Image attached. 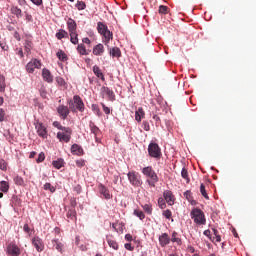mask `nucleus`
Instances as JSON below:
<instances>
[{"instance_id": "4c0bfd02", "label": "nucleus", "mask_w": 256, "mask_h": 256, "mask_svg": "<svg viewBox=\"0 0 256 256\" xmlns=\"http://www.w3.org/2000/svg\"><path fill=\"white\" fill-rule=\"evenodd\" d=\"M107 242H108L109 247H111L115 251H117V249H119V244L117 243V241L108 239Z\"/></svg>"}, {"instance_id": "b1692460", "label": "nucleus", "mask_w": 256, "mask_h": 256, "mask_svg": "<svg viewBox=\"0 0 256 256\" xmlns=\"http://www.w3.org/2000/svg\"><path fill=\"white\" fill-rule=\"evenodd\" d=\"M66 217L71 221H75V219H77V211L75 208H70L66 214Z\"/></svg>"}, {"instance_id": "0e129e2a", "label": "nucleus", "mask_w": 256, "mask_h": 256, "mask_svg": "<svg viewBox=\"0 0 256 256\" xmlns=\"http://www.w3.org/2000/svg\"><path fill=\"white\" fill-rule=\"evenodd\" d=\"M7 87V85L5 83H1L0 84V93H5V88Z\"/></svg>"}, {"instance_id": "13d9d810", "label": "nucleus", "mask_w": 256, "mask_h": 256, "mask_svg": "<svg viewBox=\"0 0 256 256\" xmlns=\"http://www.w3.org/2000/svg\"><path fill=\"white\" fill-rule=\"evenodd\" d=\"M16 185H22L23 184V178H21L20 176H17L15 179H14Z\"/></svg>"}, {"instance_id": "dca6fc26", "label": "nucleus", "mask_w": 256, "mask_h": 256, "mask_svg": "<svg viewBox=\"0 0 256 256\" xmlns=\"http://www.w3.org/2000/svg\"><path fill=\"white\" fill-rule=\"evenodd\" d=\"M92 53L96 57H101L103 53H105V46H103V44H97L93 47Z\"/></svg>"}, {"instance_id": "79ce46f5", "label": "nucleus", "mask_w": 256, "mask_h": 256, "mask_svg": "<svg viewBox=\"0 0 256 256\" xmlns=\"http://www.w3.org/2000/svg\"><path fill=\"white\" fill-rule=\"evenodd\" d=\"M112 229H114V231H116V233H120V231H123V226H121V224H119V223H113Z\"/></svg>"}, {"instance_id": "423d86ee", "label": "nucleus", "mask_w": 256, "mask_h": 256, "mask_svg": "<svg viewBox=\"0 0 256 256\" xmlns=\"http://www.w3.org/2000/svg\"><path fill=\"white\" fill-rule=\"evenodd\" d=\"M148 153L154 159H161V148L157 143H150L148 146Z\"/></svg>"}, {"instance_id": "4be33fe9", "label": "nucleus", "mask_w": 256, "mask_h": 256, "mask_svg": "<svg viewBox=\"0 0 256 256\" xmlns=\"http://www.w3.org/2000/svg\"><path fill=\"white\" fill-rule=\"evenodd\" d=\"M145 117V111L140 107L138 110L135 112V119L138 123H141V120Z\"/></svg>"}, {"instance_id": "774afa93", "label": "nucleus", "mask_w": 256, "mask_h": 256, "mask_svg": "<svg viewBox=\"0 0 256 256\" xmlns=\"http://www.w3.org/2000/svg\"><path fill=\"white\" fill-rule=\"evenodd\" d=\"M125 239H126V241H133V235H131V234H126V235H125Z\"/></svg>"}, {"instance_id": "c85d7f7f", "label": "nucleus", "mask_w": 256, "mask_h": 256, "mask_svg": "<svg viewBox=\"0 0 256 256\" xmlns=\"http://www.w3.org/2000/svg\"><path fill=\"white\" fill-rule=\"evenodd\" d=\"M56 56L58 57V59L62 62L67 61V54L63 51V50H58Z\"/></svg>"}, {"instance_id": "aec40b11", "label": "nucleus", "mask_w": 256, "mask_h": 256, "mask_svg": "<svg viewBox=\"0 0 256 256\" xmlns=\"http://www.w3.org/2000/svg\"><path fill=\"white\" fill-rule=\"evenodd\" d=\"M93 73L94 75H96V77H98V79H101V81H105V75H103V72L101 71L99 66L95 65L93 67Z\"/></svg>"}, {"instance_id": "49530a36", "label": "nucleus", "mask_w": 256, "mask_h": 256, "mask_svg": "<svg viewBox=\"0 0 256 256\" xmlns=\"http://www.w3.org/2000/svg\"><path fill=\"white\" fill-rule=\"evenodd\" d=\"M181 175L189 183V172L185 168L182 169Z\"/></svg>"}, {"instance_id": "5701e85b", "label": "nucleus", "mask_w": 256, "mask_h": 256, "mask_svg": "<svg viewBox=\"0 0 256 256\" xmlns=\"http://www.w3.org/2000/svg\"><path fill=\"white\" fill-rule=\"evenodd\" d=\"M102 36L104 37L105 45H107L111 41V39H113V32L109 31L108 29L102 34Z\"/></svg>"}, {"instance_id": "f257e3e1", "label": "nucleus", "mask_w": 256, "mask_h": 256, "mask_svg": "<svg viewBox=\"0 0 256 256\" xmlns=\"http://www.w3.org/2000/svg\"><path fill=\"white\" fill-rule=\"evenodd\" d=\"M67 105L72 113H77V111H79V113L85 112V103L79 95H74L73 99H68Z\"/></svg>"}, {"instance_id": "72a5a7b5", "label": "nucleus", "mask_w": 256, "mask_h": 256, "mask_svg": "<svg viewBox=\"0 0 256 256\" xmlns=\"http://www.w3.org/2000/svg\"><path fill=\"white\" fill-rule=\"evenodd\" d=\"M77 51L78 53H80V55H89V53H87V48H85L84 44H79L77 46Z\"/></svg>"}, {"instance_id": "7c9ffc66", "label": "nucleus", "mask_w": 256, "mask_h": 256, "mask_svg": "<svg viewBox=\"0 0 256 256\" xmlns=\"http://www.w3.org/2000/svg\"><path fill=\"white\" fill-rule=\"evenodd\" d=\"M70 35V41L73 45H77L79 43V34L77 32H74V34H69Z\"/></svg>"}, {"instance_id": "4468645a", "label": "nucleus", "mask_w": 256, "mask_h": 256, "mask_svg": "<svg viewBox=\"0 0 256 256\" xmlns=\"http://www.w3.org/2000/svg\"><path fill=\"white\" fill-rule=\"evenodd\" d=\"M67 29L69 31V34L74 35L77 33V22L73 20V18H69L67 21Z\"/></svg>"}, {"instance_id": "3c124183", "label": "nucleus", "mask_w": 256, "mask_h": 256, "mask_svg": "<svg viewBox=\"0 0 256 256\" xmlns=\"http://www.w3.org/2000/svg\"><path fill=\"white\" fill-rule=\"evenodd\" d=\"M158 205L160 209H165L167 207V204H165V200L163 198L158 199Z\"/></svg>"}, {"instance_id": "58836bf2", "label": "nucleus", "mask_w": 256, "mask_h": 256, "mask_svg": "<svg viewBox=\"0 0 256 256\" xmlns=\"http://www.w3.org/2000/svg\"><path fill=\"white\" fill-rule=\"evenodd\" d=\"M92 111L97 115V117H101V108H99V105L92 104Z\"/></svg>"}, {"instance_id": "c9c22d12", "label": "nucleus", "mask_w": 256, "mask_h": 256, "mask_svg": "<svg viewBox=\"0 0 256 256\" xmlns=\"http://www.w3.org/2000/svg\"><path fill=\"white\" fill-rule=\"evenodd\" d=\"M133 214L139 218L140 221H143V219H145V213H143V211L139 210V209H135Z\"/></svg>"}, {"instance_id": "603ef678", "label": "nucleus", "mask_w": 256, "mask_h": 256, "mask_svg": "<svg viewBox=\"0 0 256 256\" xmlns=\"http://www.w3.org/2000/svg\"><path fill=\"white\" fill-rule=\"evenodd\" d=\"M76 7H77L78 11H83V9H85L87 7V5H85V2H78L76 4Z\"/></svg>"}, {"instance_id": "f8f14e48", "label": "nucleus", "mask_w": 256, "mask_h": 256, "mask_svg": "<svg viewBox=\"0 0 256 256\" xmlns=\"http://www.w3.org/2000/svg\"><path fill=\"white\" fill-rule=\"evenodd\" d=\"M32 244L35 247L36 251H38V253H41V251L45 249V246L43 245V240H41V238H39L38 236L32 239Z\"/></svg>"}, {"instance_id": "052dcab7", "label": "nucleus", "mask_w": 256, "mask_h": 256, "mask_svg": "<svg viewBox=\"0 0 256 256\" xmlns=\"http://www.w3.org/2000/svg\"><path fill=\"white\" fill-rule=\"evenodd\" d=\"M124 247L125 249H127V251H133V249H135L134 247L131 246V243H126Z\"/></svg>"}, {"instance_id": "5fc2aeb1", "label": "nucleus", "mask_w": 256, "mask_h": 256, "mask_svg": "<svg viewBox=\"0 0 256 256\" xmlns=\"http://www.w3.org/2000/svg\"><path fill=\"white\" fill-rule=\"evenodd\" d=\"M101 106L106 115H109L111 113V109L109 107H107L104 103H101Z\"/></svg>"}, {"instance_id": "338daca9", "label": "nucleus", "mask_w": 256, "mask_h": 256, "mask_svg": "<svg viewBox=\"0 0 256 256\" xmlns=\"http://www.w3.org/2000/svg\"><path fill=\"white\" fill-rule=\"evenodd\" d=\"M82 42L85 43L86 45H91V40L88 37L83 38Z\"/></svg>"}, {"instance_id": "39448f33", "label": "nucleus", "mask_w": 256, "mask_h": 256, "mask_svg": "<svg viewBox=\"0 0 256 256\" xmlns=\"http://www.w3.org/2000/svg\"><path fill=\"white\" fill-rule=\"evenodd\" d=\"M71 135H73V130L70 127L63 128L62 131L57 133V139L60 143H69L71 141Z\"/></svg>"}, {"instance_id": "c756f323", "label": "nucleus", "mask_w": 256, "mask_h": 256, "mask_svg": "<svg viewBox=\"0 0 256 256\" xmlns=\"http://www.w3.org/2000/svg\"><path fill=\"white\" fill-rule=\"evenodd\" d=\"M52 245L54 247V249H56V251H63V244L57 240H52Z\"/></svg>"}, {"instance_id": "de8ad7c7", "label": "nucleus", "mask_w": 256, "mask_h": 256, "mask_svg": "<svg viewBox=\"0 0 256 256\" xmlns=\"http://www.w3.org/2000/svg\"><path fill=\"white\" fill-rule=\"evenodd\" d=\"M53 127H56V129H59L60 131H63V129L67 128V127H64L63 125H61V122H59V121H54Z\"/></svg>"}, {"instance_id": "cd10ccee", "label": "nucleus", "mask_w": 256, "mask_h": 256, "mask_svg": "<svg viewBox=\"0 0 256 256\" xmlns=\"http://www.w3.org/2000/svg\"><path fill=\"white\" fill-rule=\"evenodd\" d=\"M0 191H2V193H7L9 191V182L1 181L0 182Z\"/></svg>"}, {"instance_id": "6ab92c4d", "label": "nucleus", "mask_w": 256, "mask_h": 256, "mask_svg": "<svg viewBox=\"0 0 256 256\" xmlns=\"http://www.w3.org/2000/svg\"><path fill=\"white\" fill-rule=\"evenodd\" d=\"M71 153H73V155L81 156L83 155V148L78 144H73L71 146Z\"/></svg>"}, {"instance_id": "e433bc0d", "label": "nucleus", "mask_w": 256, "mask_h": 256, "mask_svg": "<svg viewBox=\"0 0 256 256\" xmlns=\"http://www.w3.org/2000/svg\"><path fill=\"white\" fill-rule=\"evenodd\" d=\"M170 241H172V243H177V245H181V238L177 237V232H173L172 233V237L170 239Z\"/></svg>"}, {"instance_id": "c03bdc74", "label": "nucleus", "mask_w": 256, "mask_h": 256, "mask_svg": "<svg viewBox=\"0 0 256 256\" xmlns=\"http://www.w3.org/2000/svg\"><path fill=\"white\" fill-rule=\"evenodd\" d=\"M3 121H7V114L3 108H0V123H3Z\"/></svg>"}, {"instance_id": "09e8293b", "label": "nucleus", "mask_w": 256, "mask_h": 256, "mask_svg": "<svg viewBox=\"0 0 256 256\" xmlns=\"http://www.w3.org/2000/svg\"><path fill=\"white\" fill-rule=\"evenodd\" d=\"M162 215L163 217H165V219H171V216L173 215V213L171 212V210H164Z\"/></svg>"}, {"instance_id": "7ed1b4c3", "label": "nucleus", "mask_w": 256, "mask_h": 256, "mask_svg": "<svg viewBox=\"0 0 256 256\" xmlns=\"http://www.w3.org/2000/svg\"><path fill=\"white\" fill-rule=\"evenodd\" d=\"M190 217L193 219L194 223L196 225H205L206 219H205V213L199 209V208H193L190 212Z\"/></svg>"}, {"instance_id": "864d4df0", "label": "nucleus", "mask_w": 256, "mask_h": 256, "mask_svg": "<svg viewBox=\"0 0 256 256\" xmlns=\"http://www.w3.org/2000/svg\"><path fill=\"white\" fill-rule=\"evenodd\" d=\"M0 169L2 171H7V162H5L3 159L0 160Z\"/></svg>"}, {"instance_id": "4d7b16f0", "label": "nucleus", "mask_w": 256, "mask_h": 256, "mask_svg": "<svg viewBox=\"0 0 256 256\" xmlns=\"http://www.w3.org/2000/svg\"><path fill=\"white\" fill-rule=\"evenodd\" d=\"M76 165H77V167H80V168L85 167V160H83V159L77 160Z\"/></svg>"}, {"instance_id": "bf43d9fd", "label": "nucleus", "mask_w": 256, "mask_h": 256, "mask_svg": "<svg viewBox=\"0 0 256 256\" xmlns=\"http://www.w3.org/2000/svg\"><path fill=\"white\" fill-rule=\"evenodd\" d=\"M70 205H71V207H73V209H75V207H77V199L71 198Z\"/></svg>"}, {"instance_id": "bb28decb", "label": "nucleus", "mask_w": 256, "mask_h": 256, "mask_svg": "<svg viewBox=\"0 0 256 256\" xmlns=\"http://www.w3.org/2000/svg\"><path fill=\"white\" fill-rule=\"evenodd\" d=\"M65 161L63 160V158H59L57 160H54L52 162L53 167H55V169H61V167H63Z\"/></svg>"}, {"instance_id": "9b49d317", "label": "nucleus", "mask_w": 256, "mask_h": 256, "mask_svg": "<svg viewBox=\"0 0 256 256\" xmlns=\"http://www.w3.org/2000/svg\"><path fill=\"white\" fill-rule=\"evenodd\" d=\"M98 191H99L100 195L103 196L104 199H106V200L113 199V194H111V192L105 185L99 184Z\"/></svg>"}, {"instance_id": "393cba45", "label": "nucleus", "mask_w": 256, "mask_h": 256, "mask_svg": "<svg viewBox=\"0 0 256 256\" xmlns=\"http://www.w3.org/2000/svg\"><path fill=\"white\" fill-rule=\"evenodd\" d=\"M109 27L106 26L105 23L103 22H98L97 23V31L100 33V35H103L105 31H107Z\"/></svg>"}, {"instance_id": "2f4dec72", "label": "nucleus", "mask_w": 256, "mask_h": 256, "mask_svg": "<svg viewBox=\"0 0 256 256\" xmlns=\"http://www.w3.org/2000/svg\"><path fill=\"white\" fill-rule=\"evenodd\" d=\"M142 209L147 213V215L153 214V206L151 204L142 205Z\"/></svg>"}, {"instance_id": "a211bd4d", "label": "nucleus", "mask_w": 256, "mask_h": 256, "mask_svg": "<svg viewBox=\"0 0 256 256\" xmlns=\"http://www.w3.org/2000/svg\"><path fill=\"white\" fill-rule=\"evenodd\" d=\"M42 77L46 83H53V75L51 74V71L49 69L44 68L42 70Z\"/></svg>"}, {"instance_id": "e2e57ef3", "label": "nucleus", "mask_w": 256, "mask_h": 256, "mask_svg": "<svg viewBox=\"0 0 256 256\" xmlns=\"http://www.w3.org/2000/svg\"><path fill=\"white\" fill-rule=\"evenodd\" d=\"M23 231H25V233H30L31 228L29 227V224H25V225L23 226Z\"/></svg>"}, {"instance_id": "ddd939ff", "label": "nucleus", "mask_w": 256, "mask_h": 256, "mask_svg": "<svg viewBox=\"0 0 256 256\" xmlns=\"http://www.w3.org/2000/svg\"><path fill=\"white\" fill-rule=\"evenodd\" d=\"M36 130L39 137H42V139H47V127H45L43 123H37Z\"/></svg>"}, {"instance_id": "6e6552de", "label": "nucleus", "mask_w": 256, "mask_h": 256, "mask_svg": "<svg viewBox=\"0 0 256 256\" xmlns=\"http://www.w3.org/2000/svg\"><path fill=\"white\" fill-rule=\"evenodd\" d=\"M100 95L102 99H105V97H107L109 101H115V92L109 89V87L103 86L100 89Z\"/></svg>"}, {"instance_id": "37998d69", "label": "nucleus", "mask_w": 256, "mask_h": 256, "mask_svg": "<svg viewBox=\"0 0 256 256\" xmlns=\"http://www.w3.org/2000/svg\"><path fill=\"white\" fill-rule=\"evenodd\" d=\"M159 13H161L162 15H167L169 13V7L161 5L159 7Z\"/></svg>"}, {"instance_id": "8fccbe9b", "label": "nucleus", "mask_w": 256, "mask_h": 256, "mask_svg": "<svg viewBox=\"0 0 256 256\" xmlns=\"http://www.w3.org/2000/svg\"><path fill=\"white\" fill-rule=\"evenodd\" d=\"M45 161V153L41 152L36 159V163H43Z\"/></svg>"}, {"instance_id": "f03ea898", "label": "nucleus", "mask_w": 256, "mask_h": 256, "mask_svg": "<svg viewBox=\"0 0 256 256\" xmlns=\"http://www.w3.org/2000/svg\"><path fill=\"white\" fill-rule=\"evenodd\" d=\"M142 174L147 177L146 183H148L149 187H155V185L159 183V176H157V172L153 170V167H144L142 169Z\"/></svg>"}, {"instance_id": "9d476101", "label": "nucleus", "mask_w": 256, "mask_h": 256, "mask_svg": "<svg viewBox=\"0 0 256 256\" xmlns=\"http://www.w3.org/2000/svg\"><path fill=\"white\" fill-rule=\"evenodd\" d=\"M57 113H58L59 117L61 119H63V121H65V119H67V117H69V113H71V108H69L68 106H65V105H59L57 107Z\"/></svg>"}, {"instance_id": "0eeeda50", "label": "nucleus", "mask_w": 256, "mask_h": 256, "mask_svg": "<svg viewBox=\"0 0 256 256\" xmlns=\"http://www.w3.org/2000/svg\"><path fill=\"white\" fill-rule=\"evenodd\" d=\"M6 253L7 255H10V256H19L21 255V248H19V246H17L15 242H10L7 245Z\"/></svg>"}, {"instance_id": "ea45409f", "label": "nucleus", "mask_w": 256, "mask_h": 256, "mask_svg": "<svg viewBox=\"0 0 256 256\" xmlns=\"http://www.w3.org/2000/svg\"><path fill=\"white\" fill-rule=\"evenodd\" d=\"M44 190L45 191H50V193H55L56 189L51 183H46L44 184Z\"/></svg>"}, {"instance_id": "a18cd8bd", "label": "nucleus", "mask_w": 256, "mask_h": 256, "mask_svg": "<svg viewBox=\"0 0 256 256\" xmlns=\"http://www.w3.org/2000/svg\"><path fill=\"white\" fill-rule=\"evenodd\" d=\"M12 12L14 15H16V17H23V13H22L21 9L18 7L13 8Z\"/></svg>"}, {"instance_id": "680f3d73", "label": "nucleus", "mask_w": 256, "mask_h": 256, "mask_svg": "<svg viewBox=\"0 0 256 256\" xmlns=\"http://www.w3.org/2000/svg\"><path fill=\"white\" fill-rule=\"evenodd\" d=\"M34 5H37L38 7L40 5H43V0H31Z\"/></svg>"}, {"instance_id": "2eb2a0df", "label": "nucleus", "mask_w": 256, "mask_h": 256, "mask_svg": "<svg viewBox=\"0 0 256 256\" xmlns=\"http://www.w3.org/2000/svg\"><path fill=\"white\" fill-rule=\"evenodd\" d=\"M163 197L168 205H173L175 203V196L171 190L164 191Z\"/></svg>"}, {"instance_id": "f3484780", "label": "nucleus", "mask_w": 256, "mask_h": 256, "mask_svg": "<svg viewBox=\"0 0 256 256\" xmlns=\"http://www.w3.org/2000/svg\"><path fill=\"white\" fill-rule=\"evenodd\" d=\"M159 243L161 247H167L169 243H171V238L169 237V234L163 233L162 235L159 236Z\"/></svg>"}, {"instance_id": "a878e982", "label": "nucleus", "mask_w": 256, "mask_h": 256, "mask_svg": "<svg viewBox=\"0 0 256 256\" xmlns=\"http://www.w3.org/2000/svg\"><path fill=\"white\" fill-rule=\"evenodd\" d=\"M110 55L111 57H121V49H119V47H113L110 49Z\"/></svg>"}, {"instance_id": "412c9836", "label": "nucleus", "mask_w": 256, "mask_h": 256, "mask_svg": "<svg viewBox=\"0 0 256 256\" xmlns=\"http://www.w3.org/2000/svg\"><path fill=\"white\" fill-rule=\"evenodd\" d=\"M56 38L59 39V41H61V39H69V33L67 31H65L64 29H60L56 33Z\"/></svg>"}, {"instance_id": "20e7f679", "label": "nucleus", "mask_w": 256, "mask_h": 256, "mask_svg": "<svg viewBox=\"0 0 256 256\" xmlns=\"http://www.w3.org/2000/svg\"><path fill=\"white\" fill-rule=\"evenodd\" d=\"M130 185L133 187H141L143 185V181L141 180V174L139 172L130 171L127 174Z\"/></svg>"}, {"instance_id": "a19ab883", "label": "nucleus", "mask_w": 256, "mask_h": 256, "mask_svg": "<svg viewBox=\"0 0 256 256\" xmlns=\"http://www.w3.org/2000/svg\"><path fill=\"white\" fill-rule=\"evenodd\" d=\"M200 193L203 195L205 199H209V195L207 194V190H205V184L200 185Z\"/></svg>"}, {"instance_id": "6e6d98bb", "label": "nucleus", "mask_w": 256, "mask_h": 256, "mask_svg": "<svg viewBox=\"0 0 256 256\" xmlns=\"http://www.w3.org/2000/svg\"><path fill=\"white\" fill-rule=\"evenodd\" d=\"M142 127H143L144 131H150V129H151V126H149V122H147V121H143Z\"/></svg>"}, {"instance_id": "1a4fd4ad", "label": "nucleus", "mask_w": 256, "mask_h": 256, "mask_svg": "<svg viewBox=\"0 0 256 256\" xmlns=\"http://www.w3.org/2000/svg\"><path fill=\"white\" fill-rule=\"evenodd\" d=\"M35 69H41V61L37 59H32L30 62L26 65V71L27 73H34Z\"/></svg>"}, {"instance_id": "69168bd1", "label": "nucleus", "mask_w": 256, "mask_h": 256, "mask_svg": "<svg viewBox=\"0 0 256 256\" xmlns=\"http://www.w3.org/2000/svg\"><path fill=\"white\" fill-rule=\"evenodd\" d=\"M56 81L61 86L65 85V80H63V78H57Z\"/></svg>"}, {"instance_id": "473e14b6", "label": "nucleus", "mask_w": 256, "mask_h": 256, "mask_svg": "<svg viewBox=\"0 0 256 256\" xmlns=\"http://www.w3.org/2000/svg\"><path fill=\"white\" fill-rule=\"evenodd\" d=\"M33 47V43L31 41H26L24 44V51L26 53V55H29V53H31V49Z\"/></svg>"}, {"instance_id": "f704fd0d", "label": "nucleus", "mask_w": 256, "mask_h": 256, "mask_svg": "<svg viewBox=\"0 0 256 256\" xmlns=\"http://www.w3.org/2000/svg\"><path fill=\"white\" fill-rule=\"evenodd\" d=\"M90 131L91 133H93V135H96V136L99 135L100 133L99 127H97L93 122L90 123Z\"/></svg>"}]
</instances>
